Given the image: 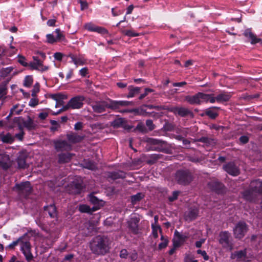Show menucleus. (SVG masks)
<instances>
[{"label": "nucleus", "instance_id": "52", "mask_svg": "<svg viewBox=\"0 0 262 262\" xmlns=\"http://www.w3.org/2000/svg\"><path fill=\"white\" fill-rule=\"evenodd\" d=\"M13 70V68L12 67H8L6 68L3 69L2 70V75L6 77L7 76L9 73H10Z\"/></svg>", "mask_w": 262, "mask_h": 262}, {"label": "nucleus", "instance_id": "49", "mask_svg": "<svg viewBox=\"0 0 262 262\" xmlns=\"http://www.w3.org/2000/svg\"><path fill=\"white\" fill-rule=\"evenodd\" d=\"M174 236L176 238H178L182 242H184L185 239L187 238L186 236L181 234L177 230H176L174 232Z\"/></svg>", "mask_w": 262, "mask_h": 262}, {"label": "nucleus", "instance_id": "60", "mask_svg": "<svg viewBox=\"0 0 262 262\" xmlns=\"http://www.w3.org/2000/svg\"><path fill=\"white\" fill-rule=\"evenodd\" d=\"M49 69V67L47 66H44L43 64V62H41V65H38V69L37 71L42 73L43 72L47 71Z\"/></svg>", "mask_w": 262, "mask_h": 262}, {"label": "nucleus", "instance_id": "6", "mask_svg": "<svg viewBox=\"0 0 262 262\" xmlns=\"http://www.w3.org/2000/svg\"><path fill=\"white\" fill-rule=\"evenodd\" d=\"M84 100V97L82 95L76 96L72 98L67 104L63 106V107L60 108L56 113H53L52 115H58V114L67 111L69 108L79 109L83 106Z\"/></svg>", "mask_w": 262, "mask_h": 262}, {"label": "nucleus", "instance_id": "36", "mask_svg": "<svg viewBox=\"0 0 262 262\" xmlns=\"http://www.w3.org/2000/svg\"><path fill=\"white\" fill-rule=\"evenodd\" d=\"M162 155L153 154L150 155L149 159L147 161V163L149 164H153L155 163L159 159L161 158Z\"/></svg>", "mask_w": 262, "mask_h": 262}, {"label": "nucleus", "instance_id": "20", "mask_svg": "<svg viewBox=\"0 0 262 262\" xmlns=\"http://www.w3.org/2000/svg\"><path fill=\"white\" fill-rule=\"evenodd\" d=\"M74 156V154L70 152H61L57 156L58 163L59 164H63L69 163Z\"/></svg>", "mask_w": 262, "mask_h": 262}, {"label": "nucleus", "instance_id": "42", "mask_svg": "<svg viewBox=\"0 0 262 262\" xmlns=\"http://www.w3.org/2000/svg\"><path fill=\"white\" fill-rule=\"evenodd\" d=\"M161 239L162 242L159 244L158 248L159 249H162L165 248L168 244V241L166 238H165L163 235H161Z\"/></svg>", "mask_w": 262, "mask_h": 262}, {"label": "nucleus", "instance_id": "11", "mask_svg": "<svg viewBox=\"0 0 262 262\" xmlns=\"http://www.w3.org/2000/svg\"><path fill=\"white\" fill-rule=\"evenodd\" d=\"M248 231V227L244 222L240 221L233 229V234L236 238H243Z\"/></svg>", "mask_w": 262, "mask_h": 262}, {"label": "nucleus", "instance_id": "37", "mask_svg": "<svg viewBox=\"0 0 262 262\" xmlns=\"http://www.w3.org/2000/svg\"><path fill=\"white\" fill-rule=\"evenodd\" d=\"M33 82V78L32 75H27L25 76L24 80L23 85L27 88H30Z\"/></svg>", "mask_w": 262, "mask_h": 262}, {"label": "nucleus", "instance_id": "5", "mask_svg": "<svg viewBox=\"0 0 262 262\" xmlns=\"http://www.w3.org/2000/svg\"><path fill=\"white\" fill-rule=\"evenodd\" d=\"M194 179L193 173L188 169H180L175 174V180L178 184L187 186L189 185Z\"/></svg>", "mask_w": 262, "mask_h": 262}, {"label": "nucleus", "instance_id": "22", "mask_svg": "<svg viewBox=\"0 0 262 262\" xmlns=\"http://www.w3.org/2000/svg\"><path fill=\"white\" fill-rule=\"evenodd\" d=\"M50 98H52L56 101V107H61L64 106V102L63 100L66 99L64 95L61 93H57L54 94H51L50 95Z\"/></svg>", "mask_w": 262, "mask_h": 262}, {"label": "nucleus", "instance_id": "14", "mask_svg": "<svg viewBox=\"0 0 262 262\" xmlns=\"http://www.w3.org/2000/svg\"><path fill=\"white\" fill-rule=\"evenodd\" d=\"M11 165L9 156L4 150H0V167L4 170H7Z\"/></svg>", "mask_w": 262, "mask_h": 262}, {"label": "nucleus", "instance_id": "1", "mask_svg": "<svg viewBox=\"0 0 262 262\" xmlns=\"http://www.w3.org/2000/svg\"><path fill=\"white\" fill-rule=\"evenodd\" d=\"M134 103L133 101L126 100H114L108 98L107 101H100L95 102L92 105L94 111L97 113H102L106 111L107 108H109L116 113L121 114L124 113H138L137 108H128V106L134 105Z\"/></svg>", "mask_w": 262, "mask_h": 262}, {"label": "nucleus", "instance_id": "53", "mask_svg": "<svg viewBox=\"0 0 262 262\" xmlns=\"http://www.w3.org/2000/svg\"><path fill=\"white\" fill-rule=\"evenodd\" d=\"M79 3L80 4V9L83 11L88 8V3L86 1L79 0Z\"/></svg>", "mask_w": 262, "mask_h": 262}, {"label": "nucleus", "instance_id": "59", "mask_svg": "<svg viewBox=\"0 0 262 262\" xmlns=\"http://www.w3.org/2000/svg\"><path fill=\"white\" fill-rule=\"evenodd\" d=\"M196 253L198 254L201 255L203 257L204 260H207L209 259V256L207 254V253L205 251H202L201 250L199 249L196 251Z\"/></svg>", "mask_w": 262, "mask_h": 262}, {"label": "nucleus", "instance_id": "51", "mask_svg": "<svg viewBox=\"0 0 262 262\" xmlns=\"http://www.w3.org/2000/svg\"><path fill=\"white\" fill-rule=\"evenodd\" d=\"M79 210L81 212H90L91 208L86 205H81L79 207Z\"/></svg>", "mask_w": 262, "mask_h": 262}, {"label": "nucleus", "instance_id": "3", "mask_svg": "<svg viewBox=\"0 0 262 262\" xmlns=\"http://www.w3.org/2000/svg\"><path fill=\"white\" fill-rule=\"evenodd\" d=\"M110 241L107 237L98 235L90 243L91 250L94 254L104 255L109 250Z\"/></svg>", "mask_w": 262, "mask_h": 262}, {"label": "nucleus", "instance_id": "29", "mask_svg": "<svg viewBox=\"0 0 262 262\" xmlns=\"http://www.w3.org/2000/svg\"><path fill=\"white\" fill-rule=\"evenodd\" d=\"M185 100L190 104H200L199 93L194 95L186 96Z\"/></svg>", "mask_w": 262, "mask_h": 262}, {"label": "nucleus", "instance_id": "45", "mask_svg": "<svg viewBox=\"0 0 262 262\" xmlns=\"http://www.w3.org/2000/svg\"><path fill=\"white\" fill-rule=\"evenodd\" d=\"M197 141L199 142L206 143L207 144H212L214 143V142L213 141L212 139L205 137H202L198 139Z\"/></svg>", "mask_w": 262, "mask_h": 262}, {"label": "nucleus", "instance_id": "21", "mask_svg": "<svg viewBox=\"0 0 262 262\" xmlns=\"http://www.w3.org/2000/svg\"><path fill=\"white\" fill-rule=\"evenodd\" d=\"M111 125L115 128L121 127L128 130L132 128V126L127 124L126 120L123 118H119L115 120L112 122Z\"/></svg>", "mask_w": 262, "mask_h": 262}, {"label": "nucleus", "instance_id": "61", "mask_svg": "<svg viewBox=\"0 0 262 262\" xmlns=\"http://www.w3.org/2000/svg\"><path fill=\"white\" fill-rule=\"evenodd\" d=\"M28 67L30 68V69L31 70H37L38 69V65L36 64L35 62H30V63H28Z\"/></svg>", "mask_w": 262, "mask_h": 262}, {"label": "nucleus", "instance_id": "38", "mask_svg": "<svg viewBox=\"0 0 262 262\" xmlns=\"http://www.w3.org/2000/svg\"><path fill=\"white\" fill-rule=\"evenodd\" d=\"M144 197V195L142 193H138L137 194L131 196L132 203L133 204H136L139 202Z\"/></svg>", "mask_w": 262, "mask_h": 262}, {"label": "nucleus", "instance_id": "34", "mask_svg": "<svg viewBox=\"0 0 262 262\" xmlns=\"http://www.w3.org/2000/svg\"><path fill=\"white\" fill-rule=\"evenodd\" d=\"M44 209L45 211L48 212L49 215L51 217L54 218L56 216V209L54 205H50L49 206H45Z\"/></svg>", "mask_w": 262, "mask_h": 262}, {"label": "nucleus", "instance_id": "27", "mask_svg": "<svg viewBox=\"0 0 262 262\" xmlns=\"http://www.w3.org/2000/svg\"><path fill=\"white\" fill-rule=\"evenodd\" d=\"M27 155L24 153L20 154L17 159L18 167L20 169H25L27 167L26 158Z\"/></svg>", "mask_w": 262, "mask_h": 262}, {"label": "nucleus", "instance_id": "64", "mask_svg": "<svg viewBox=\"0 0 262 262\" xmlns=\"http://www.w3.org/2000/svg\"><path fill=\"white\" fill-rule=\"evenodd\" d=\"M79 74L82 77H85L86 76V75L88 74V68L84 67V68H82L79 71Z\"/></svg>", "mask_w": 262, "mask_h": 262}, {"label": "nucleus", "instance_id": "43", "mask_svg": "<svg viewBox=\"0 0 262 262\" xmlns=\"http://www.w3.org/2000/svg\"><path fill=\"white\" fill-rule=\"evenodd\" d=\"M124 34L129 37H137L139 36V33L134 32L132 30H126L124 31Z\"/></svg>", "mask_w": 262, "mask_h": 262}, {"label": "nucleus", "instance_id": "24", "mask_svg": "<svg viewBox=\"0 0 262 262\" xmlns=\"http://www.w3.org/2000/svg\"><path fill=\"white\" fill-rule=\"evenodd\" d=\"M106 177L107 178L111 179L113 180H115L118 179H123L125 178V173L121 170L108 172L106 173Z\"/></svg>", "mask_w": 262, "mask_h": 262}, {"label": "nucleus", "instance_id": "32", "mask_svg": "<svg viewBox=\"0 0 262 262\" xmlns=\"http://www.w3.org/2000/svg\"><path fill=\"white\" fill-rule=\"evenodd\" d=\"M223 110L219 107H211L206 110L205 114L201 115H219L223 113Z\"/></svg>", "mask_w": 262, "mask_h": 262}, {"label": "nucleus", "instance_id": "48", "mask_svg": "<svg viewBox=\"0 0 262 262\" xmlns=\"http://www.w3.org/2000/svg\"><path fill=\"white\" fill-rule=\"evenodd\" d=\"M39 83L37 82L35 84V85L33 86V89L32 90V96L34 97L36 96V94L37 93L39 92Z\"/></svg>", "mask_w": 262, "mask_h": 262}, {"label": "nucleus", "instance_id": "57", "mask_svg": "<svg viewBox=\"0 0 262 262\" xmlns=\"http://www.w3.org/2000/svg\"><path fill=\"white\" fill-rule=\"evenodd\" d=\"M128 255H129V253L127 252V251L126 249H122L120 251V256L121 258L126 259L128 257Z\"/></svg>", "mask_w": 262, "mask_h": 262}, {"label": "nucleus", "instance_id": "19", "mask_svg": "<svg viewBox=\"0 0 262 262\" xmlns=\"http://www.w3.org/2000/svg\"><path fill=\"white\" fill-rule=\"evenodd\" d=\"M54 147L57 151L69 150L71 145L66 140H57L54 142Z\"/></svg>", "mask_w": 262, "mask_h": 262}, {"label": "nucleus", "instance_id": "18", "mask_svg": "<svg viewBox=\"0 0 262 262\" xmlns=\"http://www.w3.org/2000/svg\"><path fill=\"white\" fill-rule=\"evenodd\" d=\"M82 189L81 183L74 181L68 185L67 190L70 194H77L80 193Z\"/></svg>", "mask_w": 262, "mask_h": 262}, {"label": "nucleus", "instance_id": "28", "mask_svg": "<svg viewBox=\"0 0 262 262\" xmlns=\"http://www.w3.org/2000/svg\"><path fill=\"white\" fill-rule=\"evenodd\" d=\"M128 90L129 91L128 94L126 96V97L129 98L134 97L138 95L141 91V88L137 86H134L133 85H129L128 87Z\"/></svg>", "mask_w": 262, "mask_h": 262}, {"label": "nucleus", "instance_id": "63", "mask_svg": "<svg viewBox=\"0 0 262 262\" xmlns=\"http://www.w3.org/2000/svg\"><path fill=\"white\" fill-rule=\"evenodd\" d=\"M164 128L167 131H171L174 129V125L169 123H166L164 126Z\"/></svg>", "mask_w": 262, "mask_h": 262}, {"label": "nucleus", "instance_id": "4", "mask_svg": "<svg viewBox=\"0 0 262 262\" xmlns=\"http://www.w3.org/2000/svg\"><path fill=\"white\" fill-rule=\"evenodd\" d=\"M13 116H8L6 118L7 120L5 121V126L9 129L17 128L19 132L16 134L15 137L20 141L23 139L24 132L23 130V126L21 124L22 119L20 117H14L11 118Z\"/></svg>", "mask_w": 262, "mask_h": 262}, {"label": "nucleus", "instance_id": "23", "mask_svg": "<svg viewBox=\"0 0 262 262\" xmlns=\"http://www.w3.org/2000/svg\"><path fill=\"white\" fill-rule=\"evenodd\" d=\"M200 104L203 102L214 103V94H205L199 92Z\"/></svg>", "mask_w": 262, "mask_h": 262}, {"label": "nucleus", "instance_id": "44", "mask_svg": "<svg viewBox=\"0 0 262 262\" xmlns=\"http://www.w3.org/2000/svg\"><path fill=\"white\" fill-rule=\"evenodd\" d=\"M137 258H138V253L135 250H134V251L130 252V253H129V255H128V260H130V262L135 261L137 259Z\"/></svg>", "mask_w": 262, "mask_h": 262}, {"label": "nucleus", "instance_id": "46", "mask_svg": "<svg viewBox=\"0 0 262 262\" xmlns=\"http://www.w3.org/2000/svg\"><path fill=\"white\" fill-rule=\"evenodd\" d=\"M55 32L57 34L56 38L57 39V41L65 39V36L63 35L60 29H56L55 31Z\"/></svg>", "mask_w": 262, "mask_h": 262}, {"label": "nucleus", "instance_id": "26", "mask_svg": "<svg viewBox=\"0 0 262 262\" xmlns=\"http://www.w3.org/2000/svg\"><path fill=\"white\" fill-rule=\"evenodd\" d=\"M67 138L68 141L72 143H77L81 141L84 136L78 135L74 133H71L67 135Z\"/></svg>", "mask_w": 262, "mask_h": 262}, {"label": "nucleus", "instance_id": "33", "mask_svg": "<svg viewBox=\"0 0 262 262\" xmlns=\"http://www.w3.org/2000/svg\"><path fill=\"white\" fill-rule=\"evenodd\" d=\"M21 124L23 127H25L28 130L33 129L36 126V124L30 117H28V120L26 121H24L22 119Z\"/></svg>", "mask_w": 262, "mask_h": 262}, {"label": "nucleus", "instance_id": "56", "mask_svg": "<svg viewBox=\"0 0 262 262\" xmlns=\"http://www.w3.org/2000/svg\"><path fill=\"white\" fill-rule=\"evenodd\" d=\"M180 193L179 191H173L171 196L168 197V200L170 202H173L176 200L178 198V195Z\"/></svg>", "mask_w": 262, "mask_h": 262}, {"label": "nucleus", "instance_id": "30", "mask_svg": "<svg viewBox=\"0 0 262 262\" xmlns=\"http://www.w3.org/2000/svg\"><path fill=\"white\" fill-rule=\"evenodd\" d=\"M68 57L72 59V62L76 66H82L84 64L85 61L84 59L80 57H77L76 55L70 53L68 56Z\"/></svg>", "mask_w": 262, "mask_h": 262}, {"label": "nucleus", "instance_id": "55", "mask_svg": "<svg viewBox=\"0 0 262 262\" xmlns=\"http://www.w3.org/2000/svg\"><path fill=\"white\" fill-rule=\"evenodd\" d=\"M260 94L256 93L253 95H247L244 98L245 99L250 100L253 99H257L259 97Z\"/></svg>", "mask_w": 262, "mask_h": 262}, {"label": "nucleus", "instance_id": "8", "mask_svg": "<svg viewBox=\"0 0 262 262\" xmlns=\"http://www.w3.org/2000/svg\"><path fill=\"white\" fill-rule=\"evenodd\" d=\"M149 108H155L157 110H167L169 112L174 113L175 115H193L192 112L189 109L186 107H179L174 106H154L149 105Z\"/></svg>", "mask_w": 262, "mask_h": 262}, {"label": "nucleus", "instance_id": "54", "mask_svg": "<svg viewBox=\"0 0 262 262\" xmlns=\"http://www.w3.org/2000/svg\"><path fill=\"white\" fill-rule=\"evenodd\" d=\"M198 215V211L195 209H192L189 212L188 216L190 220H194Z\"/></svg>", "mask_w": 262, "mask_h": 262}, {"label": "nucleus", "instance_id": "50", "mask_svg": "<svg viewBox=\"0 0 262 262\" xmlns=\"http://www.w3.org/2000/svg\"><path fill=\"white\" fill-rule=\"evenodd\" d=\"M18 62L23 66L25 67H28V62H26V59L25 57L21 55H18Z\"/></svg>", "mask_w": 262, "mask_h": 262}, {"label": "nucleus", "instance_id": "7", "mask_svg": "<svg viewBox=\"0 0 262 262\" xmlns=\"http://www.w3.org/2000/svg\"><path fill=\"white\" fill-rule=\"evenodd\" d=\"M20 242V250L25 256L26 259L31 261L33 259V256L31 252V245L29 242L28 235L27 234L21 237Z\"/></svg>", "mask_w": 262, "mask_h": 262}, {"label": "nucleus", "instance_id": "40", "mask_svg": "<svg viewBox=\"0 0 262 262\" xmlns=\"http://www.w3.org/2000/svg\"><path fill=\"white\" fill-rule=\"evenodd\" d=\"M2 140L4 143H11L13 142L14 138L12 137L11 134H7L2 137Z\"/></svg>", "mask_w": 262, "mask_h": 262}, {"label": "nucleus", "instance_id": "47", "mask_svg": "<svg viewBox=\"0 0 262 262\" xmlns=\"http://www.w3.org/2000/svg\"><path fill=\"white\" fill-rule=\"evenodd\" d=\"M47 42L51 44H53L54 43L57 41V39L56 37H54L53 34H48L46 35Z\"/></svg>", "mask_w": 262, "mask_h": 262}, {"label": "nucleus", "instance_id": "16", "mask_svg": "<svg viewBox=\"0 0 262 262\" xmlns=\"http://www.w3.org/2000/svg\"><path fill=\"white\" fill-rule=\"evenodd\" d=\"M243 35L250 41L251 45H255L258 42L262 45V39L257 38L256 35L252 32L251 28L245 29Z\"/></svg>", "mask_w": 262, "mask_h": 262}, {"label": "nucleus", "instance_id": "10", "mask_svg": "<svg viewBox=\"0 0 262 262\" xmlns=\"http://www.w3.org/2000/svg\"><path fill=\"white\" fill-rule=\"evenodd\" d=\"M219 243L223 248L229 249L231 250L233 249V244L231 241V235L228 231H222L219 234Z\"/></svg>", "mask_w": 262, "mask_h": 262}, {"label": "nucleus", "instance_id": "41", "mask_svg": "<svg viewBox=\"0 0 262 262\" xmlns=\"http://www.w3.org/2000/svg\"><path fill=\"white\" fill-rule=\"evenodd\" d=\"M7 83L3 82L0 85V99L7 94Z\"/></svg>", "mask_w": 262, "mask_h": 262}, {"label": "nucleus", "instance_id": "58", "mask_svg": "<svg viewBox=\"0 0 262 262\" xmlns=\"http://www.w3.org/2000/svg\"><path fill=\"white\" fill-rule=\"evenodd\" d=\"M136 129L139 130L141 133H145L147 132L146 128H145L144 125L142 123H139L137 125Z\"/></svg>", "mask_w": 262, "mask_h": 262}, {"label": "nucleus", "instance_id": "13", "mask_svg": "<svg viewBox=\"0 0 262 262\" xmlns=\"http://www.w3.org/2000/svg\"><path fill=\"white\" fill-rule=\"evenodd\" d=\"M233 92L221 91L216 96L214 95V102L225 103L229 102L233 95Z\"/></svg>", "mask_w": 262, "mask_h": 262}, {"label": "nucleus", "instance_id": "31", "mask_svg": "<svg viewBox=\"0 0 262 262\" xmlns=\"http://www.w3.org/2000/svg\"><path fill=\"white\" fill-rule=\"evenodd\" d=\"M154 150L168 154L169 151V146L166 142L163 141L159 145L154 148Z\"/></svg>", "mask_w": 262, "mask_h": 262}, {"label": "nucleus", "instance_id": "35", "mask_svg": "<svg viewBox=\"0 0 262 262\" xmlns=\"http://www.w3.org/2000/svg\"><path fill=\"white\" fill-rule=\"evenodd\" d=\"M246 256V252L245 250H241L236 251L234 253H232L231 256V258L233 259L237 258V259H242L245 258Z\"/></svg>", "mask_w": 262, "mask_h": 262}, {"label": "nucleus", "instance_id": "62", "mask_svg": "<svg viewBox=\"0 0 262 262\" xmlns=\"http://www.w3.org/2000/svg\"><path fill=\"white\" fill-rule=\"evenodd\" d=\"M20 240H21V237L18 238L16 241H14L12 243L8 246L10 249H13L14 247L18 244H20Z\"/></svg>", "mask_w": 262, "mask_h": 262}, {"label": "nucleus", "instance_id": "39", "mask_svg": "<svg viewBox=\"0 0 262 262\" xmlns=\"http://www.w3.org/2000/svg\"><path fill=\"white\" fill-rule=\"evenodd\" d=\"M151 227L153 236L156 238L158 237V231H159L160 233H162V229L160 226L155 225L154 224L151 225Z\"/></svg>", "mask_w": 262, "mask_h": 262}, {"label": "nucleus", "instance_id": "15", "mask_svg": "<svg viewBox=\"0 0 262 262\" xmlns=\"http://www.w3.org/2000/svg\"><path fill=\"white\" fill-rule=\"evenodd\" d=\"M139 222L140 219L137 217H131L129 220L127 221L129 230L134 234L137 235L140 232L139 227Z\"/></svg>", "mask_w": 262, "mask_h": 262}, {"label": "nucleus", "instance_id": "17", "mask_svg": "<svg viewBox=\"0 0 262 262\" xmlns=\"http://www.w3.org/2000/svg\"><path fill=\"white\" fill-rule=\"evenodd\" d=\"M84 28L89 31L97 32L102 35L108 34V32L104 27L97 26L92 23H88L84 25Z\"/></svg>", "mask_w": 262, "mask_h": 262}, {"label": "nucleus", "instance_id": "25", "mask_svg": "<svg viewBox=\"0 0 262 262\" xmlns=\"http://www.w3.org/2000/svg\"><path fill=\"white\" fill-rule=\"evenodd\" d=\"M207 186L211 190L218 192L222 189L223 185L218 181L212 180L208 183Z\"/></svg>", "mask_w": 262, "mask_h": 262}, {"label": "nucleus", "instance_id": "12", "mask_svg": "<svg viewBox=\"0 0 262 262\" xmlns=\"http://www.w3.org/2000/svg\"><path fill=\"white\" fill-rule=\"evenodd\" d=\"M223 169L232 176H237L240 173V169L234 161L226 163L223 165Z\"/></svg>", "mask_w": 262, "mask_h": 262}, {"label": "nucleus", "instance_id": "2", "mask_svg": "<svg viewBox=\"0 0 262 262\" xmlns=\"http://www.w3.org/2000/svg\"><path fill=\"white\" fill-rule=\"evenodd\" d=\"M243 198L250 202H256L262 196V181L256 180L251 181L249 189L243 192Z\"/></svg>", "mask_w": 262, "mask_h": 262}, {"label": "nucleus", "instance_id": "9", "mask_svg": "<svg viewBox=\"0 0 262 262\" xmlns=\"http://www.w3.org/2000/svg\"><path fill=\"white\" fill-rule=\"evenodd\" d=\"M18 194L21 198H26L28 196L32 191V187L29 182L27 181L20 184H16L13 188Z\"/></svg>", "mask_w": 262, "mask_h": 262}]
</instances>
